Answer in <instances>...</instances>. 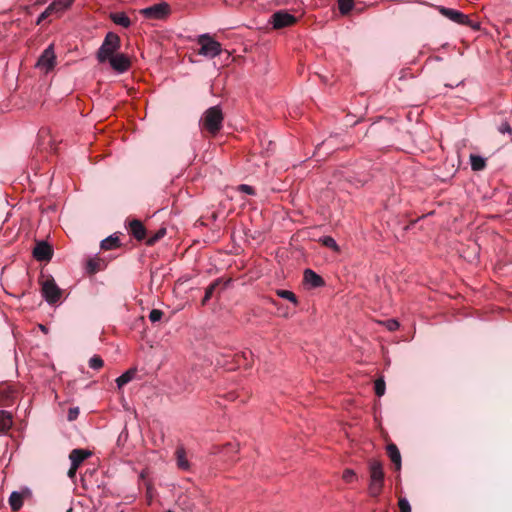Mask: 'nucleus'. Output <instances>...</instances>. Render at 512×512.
<instances>
[{"label": "nucleus", "mask_w": 512, "mask_h": 512, "mask_svg": "<svg viewBox=\"0 0 512 512\" xmlns=\"http://www.w3.org/2000/svg\"><path fill=\"white\" fill-rule=\"evenodd\" d=\"M369 485L368 493L371 497L377 498L384 487V470L382 463L377 459L369 461Z\"/></svg>", "instance_id": "obj_1"}, {"label": "nucleus", "mask_w": 512, "mask_h": 512, "mask_svg": "<svg viewBox=\"0 0 512 512\" xmlns=\"http://www.w3.org/2000/svg\"><path fill=\"white\" fill-rule=\"evenodd\" d=\"M196 41L200 45L198 54L203 57L213 59L222 53L221 44L208 33L199 35Z\"/></svg>", "instance_id": "obj_2"}, {"label": "nucleus", "mask_w": 512, "mask_h": 512, "mask_svg": "<svg viewBox=\"0 0 512 512\" xmlns=\"http://www.w3.org/2000/svg\"><path fill=\"white\" fill-rule=\"evenodd\" d=\"M120 47V38L117 34L109 32L106 34L105 39L97 52V59L103 63L109 57L115 54Z\"/></svg>", "instance_id": "obj_3"}, {"label": "nucleus", "mask_w": 512, "mask_h": 512, "mask_svg": "<svg viewBox=\"0 0 512 512\" xmlns=\"http://www.w3.org/2000/svg\"><path fill=\"white\" fill-rule=\"evenodd\" d=\"M41 294L49 305H55L62 297V290L50 276L41 283Z\"/></svg>", "instance_id": "obj_4"}, {"label": "nucleus", "mask_w": 512, "mask_h": 512, "mask_svg": "<svg viewBox=\"0 0 512 512\" xmlns=\"http://www.w3.org/2000/svg\"><path fill=\"white\" fill-rule=\"evenodd\" d=\"M436 8L441 15L448 18L454 23L469 26L474 30H478L480 28L479 23H473L466 14H463L458 10L446 8L444 6H437Z\"/></svg>", "instance_id": "obj_5"}, {"label": "nucleus", "mask_w": 512, "mask_h": 512, "mask_svg": "<svg viewBox=\"0 0 512 512\" xmlns=\"http://www.w3.org/2000/svg\"><path fill=\"white\" fill-rule=\"evenodd\" d=\"M202 502L203 505H205V501L203 497L198 495V493H188L181 495L178 498V505L179 507L185 511V512H193L198 509L199 502Z\"/></svg>", "instance_id": "obj_6"}, {"label": "nucleus", "mask_w": 512, "mask_h": 512, "mask_svg": "<svg viewBox=\"0 0 512 512\" xmlns=\"http://www.w3.org/2000/svg\"><path fill=\"white\" fill-rule=\"evenodd\" d=\"M56 64V55L54 52L53 45H49L40 55L36 67L40 70L48 73L51 71Z\"/></svg>", "instance_id": "obj_7"}, {"label": "nucleus", "mask_w": 512, "mask_h": 512, "mask_svg": "<svg viewBox=\"0 0 512 512\" xmlns=\"http://www.w3.org/2000/svg\"><path fill=\"white\" fill-rule=\"evenodd\" d=\"M140 13L148 19H162L169 14V5L165 2L146 7Z\"/></svg>", "instance_id": "obj_8"}, {"label": "nucleus", "mask_w": 512, "mask_h": 512, "mask_svg": "<svg viewBox=\"0 0 512 512\" xmlns=\"http://www.w3.org/2000/svg\"><path fill=\"white\" fill-rule=\"evenodd\" d=\"M223 116L221 110L214 106L209 108L202 118L203 128H219L221 125Z\"/></svg>", "instance_id": "obj_9"}, {"label": "nucleus", "mask_w": 512, "mask_h": 512, "mask_svg": "<svg viewBox=\"0 0 512 512\" xmlns=\"http://www.w3.org/2000/svg\"><path fill=\"white\" fill-rule=\"evenodd\" d=\"M296 17L287 11H278L271 16V24L275 29H281L293 25Z\"/></svg>", "instance_id": "obj_10"}, {"label": "nucleus", "mask_w": 512, "mask_h": 512, "mask_svg": "<svg viewBox=\"0 0 512 512\" xmlns=\"http://www.w3.org/2000/svg\"><path fill=\"white\" fill-rule=\"evenodd\" d=\"M107 60L109 61L113 70H115L116 72H118L120 74L126 72L131 66L130 59L122 53L114 54L111 57H109Z\"/></svg>", "instance_id": "obj_11"}, {"label": "nucleus", "mask_w": 512, "mask_h": 512, "mask_svg": "<svg viewBox=\"0 0 512 512\" xmlns=\"http://www.w3.org/2000/svg\"><path fill=\"white\" fill-rule=\"evenodd\" d=\"M52 255L53 251L51 246L44 241L38 242L33 249V257L38 261H49Z\"/></svg>", "instance_id": "obj_12"}, {"label": "nucleus", "mask_w": 512, "mask_h": 512, "mask_svg": "<svg viewBox=\"0 0 512 512\" xmlns=\"http://www.w3.org/2000/svg\"><path fill=\"white\" fill-rule=\"evenodd\" d=\"M91 455L90 451L85 449H73L69 454V459L73 469H78L79 466Z\"/></svg>", "instance_id": "obj_13"}, {"label": "nucleus", "mask_w": 512, "mask_h": 512, "mask_svg": "<svg viewBox=\"0 0 512 512\" xmlns=\"http://www.w3.org/2000/svg\"><path fill=\"white\" fill-rule=\"evenodd\" d=\"M175 459H176V464H177V467L180 469V470H183V471H189L190 470V462L187 458V454H186V450L185 448L180 445L176 448L175 450Z\"/></svg>", "instance_id": "obj_14"}, {"label": "nucleus", "mask_w": 512, "mask_h": 512, "mask_svg": "<svg viewBox=\"0 0 512 512\" xmlns=\"http://www.w3.org/2000/svg\"><path fill=\"white\" fill-rule=\"evenodd\" d=\"M304 281L310 288H319L324 285L323 278L311 269L304 271Z\"/></svg>", "instance_id": "obj_15"}, {"label": "nucleus", "mask_w": 512, "mask_h": 512, "mask_svg": "<svg viewBox=\"0 0 512 512\" xmlns=\"http://www.w3.org/2000/svg\"><path fill=\"white\" fill-rule=\"evenodd\" d=\"M129 232L138 241H141L146 237V229L142 222L137 219L129 222Z\"/></svg>", "instance_id": "obj_16"}, {"label": "nucleus", "mask_w": 512, "mask_h": 512, "mask_svg": "<svg viewBox=\"0 0 512 512\" xmlns=\"http://www.w3.org/2000/svg\"><path fill=\"white\" fill-rule=\"evenodd\" d=\"M387 454L391 460V462L394 464L396 470L401 469V455L398 447L391 443L387 445Z\"/></svg>", "instance_id": "obj_17"}, {"label": "nucleus", "mask_w": 512, "mask_h": 512, "mask_svg": "<svg viewBox=\"0 0 512 512\" xmlns=\"http://www.w3.org/2000/svg\"><path fill=\"white\" fill-rule=\"evenodd\" d=\"M12 424V414L6 410H0V435L8 432Z\"/></svg>", "instance_id": "obj_18"}, {"label": "nucleus", "mask_w": 512, "mask_h": 512, "mask_svg": "<svg viewBox=\"0 0 512 512\" xmlns=\"http://www.w3.org/2000/svg\"><path fill=\"white\" fill-rule=\"evenodd\" d=\"M73 3L74 0H53L49 5V10H54L55 14H62L69 9Z\"/></svg>", "instance_id": "obj_19"}, {"label": "nucleus", "mask_w": 512, "mask_h": 512, "mask_svg": "<svg viewBox=\"0 0 512 512\" xmlns=\"http://www.w3.org/2000/svg\"><path fill=\"white\" fill-rule=\"evenodd\" d=\"M469 160L471 169L475 172L482 171L486 168L487 159L480 155L470 154Z\"/></svg>", "instance_id": "obj_20"}, {"label": "nucleus", "mask_w": 512, "mask_h": 512, "mask_svg": "<svg viewBox=\"0 0 512 512\" xmlns=\"http://www.w3.org/2000/svg\"><path fill=\"white\" fill-rule=\"evenodd\" d=\"M110 18L116 25L121 27L128 28L131 25V20L124 12L111 13Z\"/></svg>", "instance_id": "obj_21"}, {"label": "nucleus", "mask_w": 512, "mask_h": 512, "mask_svg": "<svg viewBox=\"0 0 512 512\" xmlns=\"http://www.w3.org/2000/svg\"><path fill=\"white\" fill-rule=\"evenodd\" d=\"M136 372L137 370L135 368H131L124 372L122 375H120L116 379L117 387L121 389L124 385L131 382L134 379Z\"/></svg>", "instance_id": "obj_22"}, {"label": "nucleus", "mask_w": 512, "mask_h": 512, "mask_svg": "<svg viewBox=\"0 0 512 512\" xmlns=\"http://www.w3.org/2000/svg\"><path fill=\"white\" fill-rule=\"evenodd\" d=\"M9 504L13 511H18L23 506V494L13 491L9 497Z\"/></svg>", "instance_id": "obj_23"}, {"label": "nucleus", "mask_w": 512, "mask_h": 512, "mask_svg": "<svg viewBox=\"0 0 512 512\" xmlns=\"http://www.w3.org/2000/svg\"><path fill=\"white\" fill-rule=\"evenodd\" d=\"M120 246V239L117 236L110 235L101 241V248L104 250H112Z\"/></svg>", "instance_id": "obj_24"}, {"label": "nucleus", "mask_w": 512, "mask_h": 512, "mask_svg": "<svg viewBox=\"0 0 512 512\" xmlns=\"http://www.w3.org/2000/svg\"><path fill=\"white\" fill-rule=\"evenodd\" d=\"M320 243L325 247L332 249L335 252H339L340 248L335 239L331 236H323L320 238Z\"/></svg>", "instance_id": "obj_25"}, {"label": "nucleus", "mask_w": 512, "mask_h": 512, "mask_svg": "<svg viewBox=\"0 0 512 512\" xmlns=\"http://www.w3.org/2000/svg\"><path fill=\"white\" fill-rule=\"evenodd\" d=\"M219 279L213 281L205 290V295L202 299V305H206L207 302L211 299L215 289L217 288V286L219 285Z\"/></svg>", "instance_id": "obj_26"}, {"label": "nucleus", "mask_w": 512, "mask_h": 512, "mask_svg": "<svg viewBox=\"0 0 512 512\" xmlns=\"http://www.w3.org/2000/svg\"><path fill=\"white\" fill-rule=\"evenodd\" d=\"M354 6L353 0H338V9L341 14H348Z\"/></svg>", "instance_id": "obj_27"}, {"label": "nucleus", "mask_w": 512, "mask_h": 512, "mask_svg": "<svg viewBox=\"0 0 512 512\" xmlns=\"http://www.w3.org/2000/svg\"><path fill=\"white\" fill-rule=\"evenodd\" d=\"M277 295L283 299L289 300L290 302L294 303L295 305L297 304L296 295L292 291L283 290V289L277 290Z\"/></svg>", "instance_id": "obj_28"}, {"label": "nucleus", "mask_w": 512, "mask_h": 512, "mask_svg": "<svg viewBox=\"0 0 512 512\" xmlns=\"http://www.w3.org/2000/svg\"><path fill=\"white\" fill-rule=\"evenodd\" d=\"M104 362L98 355H94L89 359V367L94 370H99L103 367Z\"/></svg>", "instance_id": "obj_29"}, {"label": "nucleus", "mask_w": 512, "mask_h": 512, "mask_svg": "<svg viewBox=\"0 0 512 512\" xmlns=\"http://www.w3.org/2000/svg\"><path fill=\"white\" fill-rule=\"evenodd\" d=\"M375 394L381 397L385 394V381L382 378H378L374 383Z\"/></svg>", "instance_id": "obj_30"}, {"label": "nucleus", "mask_w": 512, "mask_h": 512, "mask_svg": "<svg viewBox=\"0 0 512 512\" xmlns=\"http://www.w3.org/2000/svg\"><path fill=\"white\" fill-rule=\"evenodd\" d=\"M163 316V312L161 310H158V309H152L149 313V320L152 322V323H155V322H158L161 320Z\"/></svg>", "instance_id": "obj_31"}, {"label": "nucleus", "mask_w": 512, "mask_h": 512, "mask_svg": "<svg viewBox=\"0 0 512 512\" xmlns=\"http://www.w3.org/2000/svg\"><path fill=\"white\" fill-rule=\"evenodd\" d=\"M400 512H411V506L406 498H400L398 502Z\"/></svg>", "instance_id": "obj_32"}, {"label": "nucleus", "mask_w": 512, "mask_h": 512, "mask_svg": "<svg viewBox=\"0 0 512 512\" xmlns=\"http://www.w3.org/2000/svg\"><path fill=\"white\" fill-rule=\"evenodd\" d=\"M166 234V229L162 228L160 229L153 237L149 238L147 241V244L153 245L156 241L164 237Z\"/></svg>", "instance_id": "obj_33"}, {"label": "nucleus", "mask_w": 512, "mask_h": 512, "mask_svg": "<svg viewBox=\"0 0 512 512\" xmlns=\"http://www.w3.org/2000/svg\"><path fill=\"white\" fill-rule=\"evenodd\" d=\"M238 191L248 194V195H255V190L252 186L247 184H241L238 186Z\"/></svg>", "instance_id": "obj_34"}, {"label": "nucleus", "mask_w": 512, "mask_h": 512, "mask_svg": "<svg viewBox=\"0 0 512 512\" xmlns=\"http://www.w3.org/2000/svg\"><path fill=\"white\" fill-rule=\"evenodd\" d=\"M356 478V474L352 469H346L343 472V479L345 482H352Z\"/></svg>", "instance_id": "obj_35"}, {"label": "nucleus", "mask_w": 512, "mask_h": 512, "mask_svg": "<svg viewBox=\"0 0 512 512\" xmlns=\"http://www.w3.org/2000/svg\"><path fill=\"white\" fill-rule=\"evenodd\" d=\"M385 326L389 331H395L399 328V323L395 319H389L385 322Z\"/></svg>", "instance_id": "obj_36"}, {"label": "nucleus", "mask_w": 512, "mask_h": 512, "mask_svg": "<svg viewBox=\"0 0 512 512\" xmlns=\"http://www.w3.org/2000/svg\"><path fill=\"white\" fill-rule=\"evenodd\" d=\"M78 415H79V408L78 407H71L68 410L67 418H68L69 421H74L75 419H77Z\"/></svg>", "instance_id": "obj_37"}, {"label": "nucleus", "mask_w": 512, "mask_h": 512, "mask_svg": "<svg viewBox=\"0 0 512 512\" xmlns=\"http://www.w3.org/2000/svg\"><path fill=\"white\" fill-rule=\"evenodd\" d=\"M87 270L91 273H95L98 270V263L90 259L87 262Z\"/></svg>", "instance_id": "obj_38"}, {"label": "nucleus", "mask_w": 512, "mask_h": 512, "mask_svg": "<svg viewBox=\"0 0 512 512\" xmlns=\"http://www.w3.org/2000/svg\"><path fill=\"white\" fill-rule=\"evenodd\" d=\"M155 490L154 488L149 484L147 485L146 489V497L148 499V503L150 504L152 502V499L154 497Z\"/></svg>", "instance_id": "obj_39"}, {"label": "nucleus", "mask_w": 512, "mask_h": 512, "mask_svg": "<svg viewBox=\"0 0 512 512\" xmlns=\"http://www.w3.org/2000/svg\"><path fill=\"white\" fill-rule=\"evenodd\" d=\"M55 14L54 10H49V6L45 9L44 12L41 13V15L38 18V23H40L42 20H44L46 17Z\"/></svg>", "instance_id": "obj_40"}, {"label": "nucleus", "mask_w": 512, "mask_h": 512, "mask_svg": "<svg viewBox=\"0 0 512 512\" xmlns=\"http://www.w3.org/2000/svg\"><path fill=\"white\" fill-rule=\"evenodd\" d=\"M77 469H73V465L70 466V469L68 470V476L70 478H73L76 475Z\"/></svg>", "instance_id": "obj_41"}, {"label": "nucleus", "mask_w": 512, "mask_h": 512, "mask_svg": "<svg viewBox=\"0 0 512 512\" xmlns=\"http://www.w3.org/2000/svg\"><path fill=\"white\" fill-rule=\"evenodd\" d=\"M332 142H333V137H332V136H330V138H329V139H327V140H325V141L323 142V145L331 146Z\"/></svg>", "instance_id": "obj_42"}, {"label": "nucleus", "mask_w": 512, "mask_h": 512, "mask_svg": "<svg viewBox=\"0 0 512 512\" xmlns=\"http://www.w3.org/2000/svg\"><path fill=\"white\" fill-rule=\"evenodd\" d=\"M212 135H216V133L219 131V130H214V129H211V130H208Z\"/></svg>", "instance_id": "obj_43"}, {"label": "nucleus", "mask_w": 512, "mask_h": 512, "mask_svg": "<svg viewBox=\"0 0 512 512\" xmlns=\"http://www.w3.org/2000/svg\"><path fill=\"white\" fill-rule=\"evenodd\" d=\"M501 131H502L503 133L507 132V133H509V134H511V132H512V130H510V129H507V130H501Z\"/></svg>", "instance_id": "obj_44"}, {"label": "nucleus", "mask_w": 512, "mask_h": 512, "mask_svg": "<svg viewBox=\"0 0 512 512\" xmlns=\"http://www.w3.org/2000/svg\"><path fill=\"white\" fill-rule=\"evenodd\" d=\"M502 128L508 129V128H510V127H509L507 124H504V125L502 126Z\"/></svg>", "instance_id": "obj_45"}, {"label": "nucleus", "mask_w": 512, "mask_h": 512, "mask_svg": "<svg viewBox=\"0 0 512 512\" xmlns=\"http://www.w3.org/2000/svg\"><path fill=\"white\" fill-rule=\"evenodd\" d=\"M41 330H45V327L43 325H40Z\"/></svg>", "instance_id": "obj_46"}, {"label": "nucleus", "mask_w": 512, "mask_h": 512, "mask_svg": "<svg viewBox=\"0 0 512 512\" xmlns=\"http://www.w3.org/2000/svg\"><path fill=\"white\" fill-rule=\"evenodd\" d=\"M168 512H172V511H168Z\"/></svg>", "instance_id": "obj_47"}]
</instances>
